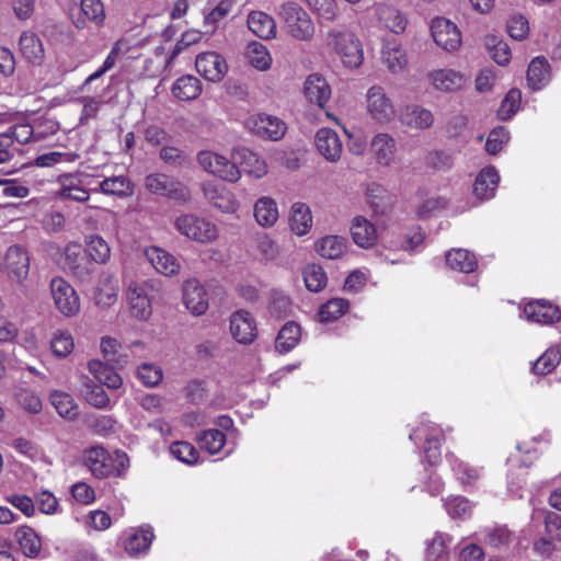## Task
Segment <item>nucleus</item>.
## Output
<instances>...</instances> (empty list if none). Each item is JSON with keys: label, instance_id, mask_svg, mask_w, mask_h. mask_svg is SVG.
<instances>
[{"label": "nucleus", "instance_id": "10", "mask_svg": "<svg viewBox=\"0 0 561 561\" xmlns=\"http://www.w3.org/2000/svg\"><path fill=\"white\" fill-rule=\"evenodd\" d=\"M332 36L334 37L335 50L344 66L347 68L359 67L363 62V51L355 35L348 32H336Z\"/></svg>", "mask_w": 561, "mask_h": 561}, {"label": "nucleus", "instance_id": "46", "mask_svg": "<svg viewBox=\"0 0 561 561\" xmlns=\"http://www.w3.org/2000/svg\"><path fill=\"white\" fill-rule=\"evenodd\" d=\"M49 400L60 416L69 420H73L77 416L76 404L69 393L54 390L49 396Z\"/></svg>", "mask_w": 561, "mask_h": 561}, {"label": "nucleus", "instance_id": "43", "mask_svg": "<svg viewBox=\"0 0 561 561\" xmlns=\"http://www.w3.org/2000/svg\"><path fill=\"white\" fill-rule=\"evenodd\" d=\"M402 122L416 129H426L433 125L434 116L430 110L419 105L408 106L402 115Z\"/></svg>", "mask_w": 561, "mask_h": 561}, {"label": "nucleus", "instance_id": "44", "mask_svg": "<svg viewBox=\"0 0 561 561\" xmlns=\"http://www.w3.org/2000/svg\"><path fill=\"white\" fill-rule=\"evenodd\" d=\"M153 539V534L150 529L141 528L128 536L125 540V550L129 556H137L146 552Z\"/></svg>", "mask_w": 561, "mask_h": 561}, {"label": "nucleus", "instance_id": "63", "mask_svg": "<svg viewBox=\"0 0 561 561\" xmlns=\"http://www.w3.org/2000/svg\"><path fill=\"white\" fill-rule=\"evenodd\" d=\"M522 101V92L518 89H512L502 101L497 115L500 119L506 121L511 118L519 108Z\"/></svg>", "mask_w": 561, "mask_h": 561}, {"label": "nucleus", "instance_id": "6", "mask_svg": "<svg viewBox=\"0 0 561 561\" xmlns=\"http://www.w3.org/2000/svg\"><path fill=\"white\" fill-rule=\"evenodd\" d=\"M50 293L56 308L66 317H73L80 310V299L75 288L64 278L50 282Z\"/></svg>", "mask_w": 561, "mask_h": 561}, {"label": "nucleus", "instance_id": "34", "mask_svg": "<svg viewBox=\"0 0 561 561\" xmlns=\"http://www.w3.org/2000/svg\"><path fill=\"white\" fill-rule=\"evenodd\" d=\"M382 62L387 66L388 70L392 73L402 72L407 65L408 59L405 51L397 42H388L382 47Z\"/></svg>", "mask_w": 561, "mask_h": 561}, {"label": "nucleus", "instance_id": "50", "mask_svg": "<svg viewBox=\"0 0 561 561\" xmlns=\"http://www.w3.org/2000/svg\"><path fill=\"white\" fill-rule=\"evenodd\" d=\"M122 348L121 343L114 337L104 336L101 340V351L104 358L118 366H124L128 362V356L122 353Z\"/></svg>", "mask_w": 561, "mask_h": 561}, {"label": "nucleus", "instance_id": "24", "mask_svg": "<svg viewBox=\"0 0 561 561\" xmlns=\"http://www.w3.org/2000/svg\"><path fill=\"white\" fill-rule=\"evenodd\" d=\"M146 257L157 272L165 276H171L180 271V263L171 253L158 248L149 247L145 251Z\"/></svg>", "mask_w": 561, "mask_h": 561}, {"label": "nucleus", "instance_id": "16", "mask_svg": "<svg viewBox=\"0 0 561 561\" xmlns=\"http://www.w3.org/2000/svg\"><path fill=\"white\" fill-rule=\"evenodd\" d=\"M230 333L238 343L251 344L257 333L254 318L248 311H236L230 318Z\"/></svg>", "mask_w": 561, "mask_h": 561}, {"label": "nucleus", "instance_id": "21", "mask_svg": "<svg viewBox=\"0 0 561 561\" xmlns=\"http://www.w3.org/2000/svg\"><path fill=\"white\" fill-rule=\"evenodd\" d=\"M304 93L310 103L324 108L331 98V87L323 77L310 75L305 81Z\"/></svg>", "mask_w": 561, "mask_h": 561}, {"label": "nucleus", "instance_id": "38", "mask_svg": "<svg viewBox=\"0 0 561 561\" xmlns=\"http://www.w3.org/2000/svg\"><path fill=\"white\" fill-rule=\"evenodd\" d=\"M347 240L340 236H325L317 241V252L325 259H340L345 252Z\"/></svg>", "mask_w": 561, "mask_h": 561}, {"label": "nucleus", "instance_id": "36", "mask_svg": "<svg viewBox=\"0 0 561 561\" xmlns=\"http://www.w3.org/2000/svg\"><path fill=\"white\" fill-rule=\"evenodd\" d=\"M550 80L549 65L546 58L536 57L531 60L527 70L528 85L537 91L542 89Z\"/></svg>", "mask_w": 561, "mask_h": 561}, {"label": "nucleus", "instance_id": "11", "mask_svg": "<svg viewBox=\"0 0 561 561\" xmlns=\"http://www.w3.org/2000/svg\"><path fill=\"white\" fill-rule=\"evenodd\" d=\"M83 462L90 472L99 479L108 478L115 472V461L102 446H93L84 451Z\"/></svg>", "mask_w": 561, "mask_h": 561}, {"label": "nucleus", "instance_id": "33", "mask_svg": "<svg viewBox=\"0 0 561 561\" xmlns=\"http://www.w3.org/2000/svg\"><path fill=\"white\" fill-rule=\"evenodd\" d=\"M60 188L58 196L61 199H71L76 202H85L89 199L90 194L83 186L79 178L72 174L60 176Z\"/></svg>", "mask_w": 561, "mask_h": 561}, {"label": "nucleus", "instance_id": "35", "mask_svg": "<svg viewBox=\"0 0 561 561\" xmlns=\"http://www.w3.org/2000/svg\"><path fill=\"white\" fill-rule=\"evenodd\" d=\"M21 54L33 64H41L44 59V46L39 37L33 32H23L20 36Z\"/></svg>", "mask_w": 561, "mask_h": 561}, {"label": "nucleus", "instance_id": "5", "mask_svg": "<svg viewBox=\"0 0 561 561\" xmlns=\"http://www.w3.org/2000/svg\"><path fill=\"white\" fill-rule=\"evenodd\" d=\"M366 112L379 124H387L394 117L393 102L382 87L373 85L367 90Z\"/></svg>", "mask_w": 561, "mask_h": 561}, {"label": "nucleus", "instance_id": "29", "mask_svg": "<svg viewBox=\"0 0 561 561\" xmlns=\"http://www.w3.org/2000/svg\"><path fill=\"white\" fill-rule=\"evenodd\" d=\"M253 216L259 226L263 228L273 227L278 220L276 202L268 196L260 197L253 206Z\"/></svg>", "mask_w": 561, "mask_h": 561}, {"label": "nucleus", "instance_id": "39", "mask_svg": "<svg viewBox=\"0 0 561 561\" xmlns=\"http://www.w3.org/2000/svg\"><path fill=\"white\" fill-rule=\"evenodd\" d=\"M300 335L301 330L297 323H285L275 340V350L280 354L290 352L298 344Z\"/></svg>", "mask_w": 561, "mask_h": 561}, {"label": "nucleus", "instance_id": "25", "mask_svg": "<svg viewBox=\"0 0 561 561\" xmlns=\"http://www.w3.org/2000/svg\"><path fill=\"white\" fill-rule=\"evenodd\" d=\"M352 239L360 248H370L377 241V229L363 216H356L351 224Z\"/></svg>", "mask_w": 561, "mask_h": 561}, {"label": "nucleus", "instance_id": "8", "mask_svg": "<svg viewBox=\"0 0 561 561\" xmlns=\"http://www.w3.org/2000/svg\"><path fill=\"white\" fill-rule=\"evenodd\" d=\"M431 33L437 46L446 51H455L461 45V33L448 19L436 18L432 21Z\"/></svg>", "mask_w": 561, "mask_h": 561}, {"label": "nucleus", "instance_id": "61", "mask_svg": "<svg viewBox=\"0 0 561 561\" xmlns=\"http://www.w3.org/2000/svg\"><path fill=\"white\" fill-rule=\"evenodd\" d=\"M174 179L163 173H152L146 176V188L152 194L165 196Z\"/></svg>", "mask_w": 561, "mask_h": 561}, {"label": "nucleus", "instance_id": "4", "mask_svg": "<svg viewBox=\"0 0 561 561\" xmlns=\"http://www.w3.org/2000/svg\"><path fill=\"white\" fill-rule=\"evenodd\" d=\"M62 266L82 283L90 282L94 264L79 243L70 242L62 253Z\"/></svg>", "mask_w": 561, "mask_h": 561}, {"label": "nucleus", "instance_id": "27", "mask_svg": "<svg viewBox=\"0 0 561 561\" xmlns=\"http://www.w3.org/2000/svg\"><path fill=\"white\" fill-rule=\"evenodd\" d=\"M289 226L291 231L299 237L310 231L312 227V214L307 204L301 202L293 204L289 211Z\"/></svg>", "mask_w": 561, "mask_h": 561}, {"label": "nucleus", "instance_id": "58", "mask_svg": "<svg viewBox=\"0 0 561 561\" xmlns=\"http://www.w3.org/2000/svg\"><path fill=\"white\" fill-rule=\"evenodd\" d=\"M304 280L310 291H320L327 284V275L319 265H310L304 271Z\"/></svg>", "mask_w": 561, "mask_h": 561}, {"label": "nucleus", "instance_id": "40", "mask_svg": "<svg viewBox=\"0 0 561 561\" xmlns=\"http://www.w3.org/2000/svg\"><path fill=\"white\" fill-rule=\"evenodd\" d=\"M446 263L451 270L462 273H471L478 266L476 255L465 249L448 251L446 253Z\"/></svg>", "mask_w": 561, "mask_h": 561}, {"label": "nucleus", "instance_id": "32", "mask_svg": "<svg viewBox=\"0 0 561 561\" xmlns=\"http://www.w3.org/2000/svg\"><path fill=\"white\" fill-rule=\"evenodd\" d=\"M80 391L87 402L98 409H105L110 404V398L101 385H96L88 376H80Z\"/></svg>", "mask_w": 561, "mask_h": 561}, {"label": "nucleus", "instance_id": "22", "mask_svg": "<svg viewBox=\"0 0 561 561\" xmlns=\"http://www.w3.org/2000/svg\"><path fill=\"white\" fill-rule=\"evenodd\" d=\"M500 175L494 167L482 169L473 183V195L479 201H488L495 196Z\"/></svg>", "mask_w": 561, "mask_h": 561}, {"label": "nucleus", "instance_id": "30", "mask_svg": "<svg viewBox=\"0 0 561 561\" xmlns=\"http://www.w3.org/2000/svg\"><path fill=\"white\" fill-rule=\"evenodd\" d=\"M171 91L180 101H192L201 95L202 83L196 77L185 75L174 81Z\"/></svg>", "mask_w": 561, "mask_h": 561}, {"label": "nucleus", "instance_id": "20", "mask_svg": "<svg viewBox=\"0 0 561 561\" xmlns=\"http://www.w3.org/2000/svg\"><path fill=\"white\" fill-rule=\"evenodd\" d=\"M370 148L377 163L388 167L394 162L397 142L391 135L387 133L375 135L371 139Z\"/></svg>", "mask_w": 561, "mask_h": 561}, {"label": "nucleus", "instance_id": "23", "mask_svg": "<svg viewBox=\"0 0 561 561\" xmlns=\"http://www.w3.org/2000/svg\"><path fill=\"white\" fill-rule=\"evenodd\" d=\"M130 313L139 320H147L151 316V302L144 286L130 283L127 290Z\"/></svg>", "mask_w": 561, "mask_h": 561}, {"label": "nucleus", "instance_id": "54", "mask_svg": "<svg viewBox=\"0 0 561 561\" xmlns=\"http://www.w3.org/2000/svg\"><path fill=\"white\" fill-rule=\"evenodd\" d=\"M14 399L28 413L37 414L42 411V400L33 390L19 388L14 392Z\"/></svg>", "mask_w": 561, "mask_h": 561}, {"label": "nucleus", "instance_id": "59", "mask_svg": "<svg viewBox=\"0 0 561 561\" xmlns=\"http://www.w3.org/2000/svg\"><path fill=\"white\" fill-rule=\"evenodd\" d=\"M171 455L186 465H194L198 459V451L187 442H174L170 446Z\"/></svg>", "mask_w": 561, "mask_h": 561}, {"label": "nucleus", "instance_id": "26", "mask_svg": "<svg viewBox=\"0 0 561 561\" xmlns=\"http://www.w3.org/2000/svg\"><path fill=\"white\" fill-rule=\"evenodd\" d=\"M375 13L378 21L390 32L400 34L405 30L407 19L397 8L387 3H377Z\"/></svg>", "mask_w": 561, "mask_h": 561}, {"label": "nucleus", "instance_id": "37", "mask_svg": "<svg viewBox=\"0 0 561 561\" xmlns=\"http://www.w3.org/2000/svg\"><path fill=\"white\" fill-rule=\"evenodd\" d=\"M88 369L96 381L110 389H118L123 385L122 377L112 367H108L100 360L94 359L89 362Z\"/></svg>", "mask_w": 561, "mask_h": 561}, {"label": "nucleus", "instance_id": "13", "mask_svg": "<svg viewBox=\"0 0 561 561\" xmlns=\"http://www.w3.org/2000/svg\"><path fill=\"white\" fill-rule=\"evenodd\" d=\"M195 66L199 75L213 82H219L228 71L225 58L216 51L197 55Z\"/></svg>", "mask_w": 561, "mask_h": 561}, {"label": "nucleus", "instance_id": "60", "mask_svg": "<svg viewBox=\"0 0 561 561\" xmlns=\"http://www.w3.org/2000/svg\"><path fill=\"white\" fill-rule=\"evenodd\" d=\"M35 508L45 515H55L59 512L57 497L48 490H41L34 495Z\"/></svg>", "mask_w": 561, "mask_h": 561}, {"label": "nucleus", "instance_id": "47", "mask_svg": "<svg viewBox=\"0 0 561 561\" xmlns=\"http://www.w3.org/2000/svg\"><path fill=\"white\" fill-rule=\"evenodd\" d=\"M484 43L491 57L497 65L505 66L510 62L512 55L507 43L495 35H486Z\"/></svg>", "mask_w": 561, "mask_h": 561}, {"label": "nucleus", "instance_id": "9", "mask_svg": "<svg viewBox=\"0 0 561 561\" xmlns=\"http://www.w3.org/2000/svg\"><path fill=\"white\" fill-rule=\"evenodd\" d=\"M427 80L434 90L442 93H455L465 88L467 76L451 68L433 69L427 73Z\"/></svg>", "mask_w": 561, "mask_h": 561}, {"label": "nucleus", "instance_id": "14", "mask_svg": "<svg viewBox=\"0 0 561 561\" xmlns=\"http://www.w3.org/2000/svg\"><path fill=\"white\" fill-rule=\"evenodd\" d=\"M317 151L329 162H337L343 152V142L339 134L328 127L320 128L314 137Z\"/></svg>", "mask_w": 561, "mask_h": 561}, {"label": "nucleus", "instance_id": "12", "mask_svg": "<svg viewBox=\"0 0 561 561\" xmlns=\"http://www.w3.org/2000/svg\"><path fill=\"white\" fill-rule=\"evenodd\" d=\"M203 194L210 205L224 214H234L239 209L240 205L234 194L224 185L204 183Z\"/></svg>", "mask_w": 561, "mask_h": 561}, {"label": "nucleus", "instance_id": "2", "mask_svg": "<svg viewBox=\"0 0 561 561\" xmlns=\"http://www.w3.org/2000/svg\"><path fill=\"white\" fill-rule=\"evenodd\" d=\"M278 14L285 24L287 33L298 41H310L314 34V25L298 3L286 2L279 7Z\"/></svg>", "mask_w": 561, "mask_h": 561}, {"label": "nucleus", "instance_id": "17", "mask_svg": "<svg viewBox=\"0 0 561 561\" xmlns=\"http://www.w3.org/2000/svg\"><path fill=\"white\" fill-rule=\"evenodd\" d=\"M4 267L12 280L23 282L30 271V259L25 250L20 245H11L4 255Z\"/></svg>", "mask_w": 561, "mask_h": 561}, {"label": "nucleus", "instance_id": "1", "mask_svg": "<svg viewBox=\"0 0 561 561\" xmlns=\"http://www.w3.org/2000/svg\"><path fill=\"white\" fill-rule=\"evenodd\" d=\"M174 227L185 238L199 243L213 242L219 234L215 222L196 214H182L178 216Z\"/></svg>", "mask_w": 561, "mask_h": 561}, {"label": "nucleus", "instance_id": "31", "mask_svg": "<svg viewBox=\"0 0 561 561\" xmlns=\"http://www.w3.org/2000/svg\"><path fill=\"white\" fill-rule=\"evenodd\" d=\"M14 537L26 557L32 559L38 557L42 550V540L32 527L26 525L18 527Z\"/></svg>", "mask_w": 561, "mask_h": 561}, {"label": "nucleus", "instance_id": "7", "mask_svg": "<svg viewBox=\"0 0 561 561\" xmlns=\"http://www.w3.org/2000/svg\"><path fill=\"white\" fill-rule=\"evenodd\" d=\"M247 126L261 138L273 141L280 140L287 130V125L277 116L256 114L247 119Z\"/></svg>", "mask_w": 561, "mask_h": 561}, {"label": "nucleus", "instance_id": "48", "mask_svg": "<svg viewBox=\"0 0 561 561\" xmlns=\"http://www.w3.org/2000/svg\"><path fill=\"white\" fill-rule=\"evenodd\" d=\"M350 304L344 298H333L323 304L319 310L321 322H332L337 320L348 310Z\"/></svg>", "mask_w": 561, "mask_h": 561}, {"label": "nucleus", "instance_id": "51", "mask_svg": "<svg viewBox=\"0 0 561 561\" xmlns=\"http://www.w3.org/2000/svg\"><path fill=\"white\" fill-rule=\"evenodd\" d=\"M561 360V351L558 347L548 348L533 365L536 375L550 374Z\"/></svg>", "mask_w": 561, "mask_h": 561}, {"label": "nucleus", "instance_id": "56", "mask_svg": "<svg viewBox=\"0 0 561 561\" xmlns=\"http://www.w3.org/2000/svg\"><path fill=\"white\" fill-rule=\"evenodd\" d=\"M306 3L322 20L332 22L339 16L335 0H306Z\"/></svg>", "mask_w": 561, "mask_h": 561}, {"label": "nucleus", "instance_id": "18", "mask_svg": "<svg viewBox=\"0 0 561 561\" xmlns=\"http://www.w3.org/2000/svg\"><path fill=\"white\" fill-rule=\"evenodd\" d=\"M524 314L527 320L539 324H552L561 319L559 307L546 300L528 302L524 307Z\"/></svg>", "mask_w": 561, "mask_h": 561}, {"label": "nucleus", "instance_id": "19", "mask_svg": "<svg viewBox=\"0 0 561 561\" xmlns=\"http://www.w3.org/2000/svg\"><path fill=\"white\" fill-rule=\"evenodd\" d=\"M232 159L243 168L245 173L255 179H261L268 172L266 162L245 147L234 148Z\"/></svg>", "mask_w": 561, "mask_h": 561}, {"label": "nucleus", "instance_id": "3", "mask_svg": "<svg viewBox=\"0 0 561 561\" xmlns=\"http://www.w3.org/2000/svg\"><path fill=\"white\" fill-rule=\"evenodd\" d=\"M197 161L208 173H211L224 181L236 183L241 178V171L236 161L210 150L198 152Z\"/></svg>", "mask_w": 561, "mask_h": 561}, {"label": "nucleus", "instance_id": "45", "mask_svg": "<svg viewBox=\"0 0 561 561\" xmlns=\"http://www.w3.org/2000/svg\"><path fill=\"white\" fill-rule=\"evenodd\" d=\"M247 59L253 68L260 71L267 70L272 64V57L267 48L257 42L251 43L248 46Z\"/></svg>", "mask_w": 561, "mask_h": 561}, {"label": "nucleus", "instance_id": "49", "mask_svg": "<svg viewBox=\"0 0 561 561\" xmlns=\"http://www.w3.org/2000/svg\"><path fill=\"white\" fill-rule=\"evenodd\" d=\"M197 442L202 449L217 454L226 444V435L219 430H206L197 436Z\"/></svg>", "mask_w": 561, "mask_h": 561}, {"label": "nucleus", "instance_id": "55", "mask_svg": "<svg viewBox=\"0 0 561 561\" xmlns=\"http://www.w3.org/2000/svg\"><path fill=\"white\" fill-rule=\"evenodd\" d=\"M75 342L72 335L62 330H58L54 333L50 341V348L53 353L58 357H67L73 351Z\"/></svg>", "mask_w": 561, "mask_h": 561}, {"label": "nucleus", "instance_id": "28", "mask_svg": "<svg viewBox=\"0 0 561 561\" xmlns=\"http://www.w3.org/2000/svg\"><path fill=\"white\" fill-rule=\"evenodd\" d=\"M118 280L110 274H104L94 295L95 305L102 309L113 306L118 297Z\"/></svg>", "mask_w": 561, "mask_h": 561}, {"label": "nucleus", "instance_id": "42", "mask_svg": "<svg viewBox=\"0 0 561 561\" xmlns=\"http://www.w3.org/2000/svg\"><path fill=\"white\" fill-rule=\"evenodd\" d=\"M248 26L261 38L267 39L275 36V22L272 16L264 12L254 11L250 13L248 18Z\"/></svg>", "mask_w": 561, "mask_h": 561}, {"label": "nucleus", "instance_id": "57", "mask_svg": "<svg viewBox=\"0 0 561 561\" xmlns=\"http://www.w3.org/2000/svg\"><path fill=\"white\" fill-rule=\"evenodd\" d=\"M512 541V533L505 526L488 529L484 535L485 545L502 549L507 548Z\"/></svg>", "mask_w": 561, "mask_h": 561}, {"label": "nucleus", "instance_id": "62", "mask_svg": "<svg viewBox=\"0 0 561 561\" xmlns=\"http://www.w3.org/2000/svg\"><path fill=\"white\" fill-rule=\"evenodd\" d=\"M159 158L165 164L174 168L184 167L188 163L186 153L175 146L165 144L159 151Z\"/></svg>", "mask_w": 561, "mask_h": 561}, {"label": "nucleus", "instance_id": "41", "mask_svg": "<svg viewBox=\"0 0 561 561\" xmlns=\"http://www.w3.org/2000/svg\"><path fill=\"white\" fill-rule=\"evenodd\" d=\"M99 191L105 195L126 197L134 193V186L128 178L114 175L101 181Z\"/></svg>", "mask_w": 561, "mask_h": 561}, {"label": "nucleus", "instance_id": "53", "mask_svg": "<svg viewBox=\"0 0 561 561\" xmlns=\"http://www.w3.org/2000/svg\"><path fill=\"white\" fill-rule=\"evenodd\" d=\"M87 254L92 263L103 264L110 259L111 249L104 239L92 236L87 245Z\"/></svg>", "mask_w": 561, "mask_h": 561}, {"label": "nucleus", "instance_id": "15", "mask_svg": "<svg viewBox=\"0 0 561 561\" xmlns=\"http://www.w3.org/2000/svg\"><path fill=\"white\" fill-rule=\"evenodd\" d=\"M183 301L194 316H202L208 310V295L205 287L195 278L183 285Z\"/></svg>", "mask_w": 561, "mask_h": 561}, {"label": "nucleus", "instance_id": "64", "mask_svg": "<svg viewBox=\"0 0 561 561\" xmlns=\"http://www.w3.org/2000/svg\"><path fill=\"white\" fill-rule=\"evenodd\" d=\"M510 140V131L505 127H497L490 131L485 150L490 154L499 153Z\"/></svg>", "mask_w": 561, "mask_h": 561}, {"label": "nucleus", "instance_id": "52", "mask_svg": "<svg viewBox=\"0 0 561 561\" xmlns=\"http://www.w3.org/2000/svg\"><path fill=\"white\" fill-rule=\"evenodd\" d=\"M451 469L457 478V480L462 485H472L474 484L481 476V470L470 466L469 463L454 459L451 462Z\"/></svg>", "mask_w": 561, "mask_h": 561}]
</instances>
